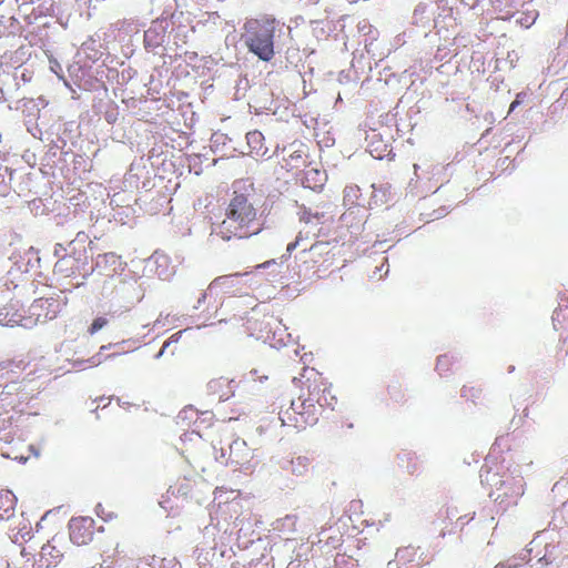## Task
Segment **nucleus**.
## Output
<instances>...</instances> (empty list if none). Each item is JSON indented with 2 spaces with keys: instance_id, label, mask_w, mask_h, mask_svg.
Wrapping results in <instances>:
<instances>
[{
  "instance_id": "obj_13",
  "label": "nucleus",
  "mask_w": 568,
  "mask_h": 568,
  "mask_svg": "<svg viewBox=\"0 0 568 568\" xmlns=\"http://www.w3.org/2000/svg\"><path fill=\"white\" fill-rule=\"evenodd\" d=\"M326 175L324 171L317 169H308L304 171L302 176V186L312 190H321L325 184Z\"/></svg>"
},
{
  "instance_id": "obj_3",
  "label": "nucleus",
  "mask_w": 568,
  "mask_h": 568,
  "mask_svg": "<svg viewBox=\"0 0 568 568\" xmlns=\"http://www.w3.org/2000/svg\"><path fill=\"white\" fill-rule=\"evenodd\" d=\"M293 384L304 394V399L317 405L320 412L323 407L334 408L337 403L336 396L332 393V385L316 368H303L300 376L293 377Z\"/></svg>"
},
{
  "instance_id": "obj_10",
  "label": "nucleus",
  "mask_w": 568,
  "mask_h": 568,
  "mask_svg": "<svg viewBox=\"0 0 568 568\" xmlns=\"http://www.w3.org/2000/svg\"><path fill=\"white\" fill-rule=\"evenodd\" d=\"M26 316L27 315H23L22 313V306L20 305V301L11 300L7 302L3 306H0V325L24 326Z\"/></svg>"
},
{
  "instance_id": "obj_27",
  "label": "nucleus",
  "mask_w": 568,
  "mask_h": 568,
  "mask_svg": "<svg viewBox=\"0 0 568 568\" xmlns=\"http://www.w3.org/2000/svg\"><path fill=\"white\" fill-rule=\"evenodd\" d=\"M308 1H311V2H317L318 0H308Z\"/></svg>"
},
{
  "instance_id": "obj_20",
  "label": "nucleus",
  "mask_w": 568,
  "mask_h": 568,
  "mask_svg": "<svg viewBox=\"0 0 568 568\" xmlns=\"http://www.w3.org/2000/svg\"><path fill=\"white\" fill-rule=\"evenodd\" d=\"M108 323V320L105 317H97L93 320L90 328H89V333L90 334H95V332L100 331L103 328V326H105Z\"/></svg>"
},
{
  "instance_id": "obj_4",
  "label": "nucleus",
  "mask_w": 568,
  "mask_h": 568,
  "mask_svg": "<svg viewBox=\"0 0 568 568\" xmlns=\"http://www.w3.org/2000/svg\"><path fill=\"white\" fill-rule=\"evenodd\" d=\"M304 397L300 390L296 400L291 403V407L280 414L283 425L294 427L298 432L316 425L321 415L320 408L304 400Z\"/></svg>"
},
{
  "instance_id": "obj_1",
  "label": "nucleus",
  "mask_w": 568,
  "mask_h": 568,
  "mask_svg": "<svg viewBox=\"0 0 568 568\" xmlns=\"http://www.w3.org/2000/svg\"><path fill=\"white\" fill-rule=\"evenodd\" d=\"M253 185L235 182L233 193L225 209L221 223L216 226V235L230 241L233 239H248L261 233L263 229L262 216L253 202Z\"/></svg>"
},
{
  "instance_id": "obj_9",
  "label": "nucleus",
  "mask_w": 568,
  "mask_h": 568,
  "mask_svg": "<svg viewBox=\"0 0 568 568\" xmlns=\"http://www.w3.org/2000/svg\"><path fill=\"white\" fill-rule=\"evenodd\" d=\"M253 458L251 448L243 438H235L229 446V456L225 464L244 466Z\"/></svg>"
},
{
  "instance_id": "obj_16",
  "label": "nucleus",
  "mask_w": 568,
  "mask_h": 568,
  "mask_svg": "<svg viewBox=\"0 0 568 568\" xmlns=\"http://www.w3.org/2000/svg\"><path fill=\"white\" fill-rule=\"evenodd\" d=\"M6 369L8 374V381H16L17 377L27 369L29 363L24 358H7L4 359Z\"/></svg>"
},
{
  "instance_id": "obj_15",
  "label": "nucleus",
  "mask_w": 568,
  "mask_h": 568,
  "mask_svg": "<svg viewBox=\"0 0 568 568\" xmlns=\"http://www.w3.org/2000/svg\"><path fill=\"white\" fill-rule=\"evenodd\" d=\"M246 143H247L251 154H253V155L266 154L264 136L261 131L254 130V131L247 132Z\"/></svg>"
},
{
  "instance_id": "obj_8",
  "label": "nucleus",
  "mask_w": 568,
  "mask_h": 568,
  "mask_svg": "<svg viewBox=\"0 0 568 568\" xmlns=\"http://www.w3.org/2000/svg\"><path fill=\"white\" fill-rule=\"evenodd\" d=\"M94 534V521L91 517H75L69 523V537L74 545L83 546L91 542Z\"/></svg>"
},
{
  "instance_id": "obj_19",
  "label": "nucleus",
  "mask_w": 568,
  "mask_h": 568,
  "mask_svg": "<svg viewBox=\"0 0 568 568\" xmlns=\"http://www.w3.org/2000/svg\"><path fill=\"white\" fill-rule=\"evenodd\" d=\"M182 336V331L169 336L166 341L163 342L161 349L159 351L156 357H161L164 355L166 351H169L170 346L176 345Z\"/></svg>"
},
{
  "instance_id": "obj_25",
  "label": "nucleus",
  "mask_w": 568,
  "mask_h": 568,
  "mask_svg": "<svg viewBox=\"0 0 568 568\" xmlns=\"http://www.w3.org/2000/svg\"><path fill=\"white\" fill-rule=\"evenodd\" d=\"M518 104H519L518 100L513 101L510 104V108H509V112H514V110L518 106Z\"/></svg>"
},
{
  "instance_id": "obj_24",
  "label": "nucleus",
  "mask_w": 568,
  "mask_h": 568,
  "mask_svg": "<svg viewBox=\"0 0 568 568\" xmlns=\"http://www.w3.org/2000/svg\"><path fill=\"white\" fill-rule=\"evenodd\" d=\"M446 513H447V517L452 518V517H456L458 511H457V509H447Z\"/></svg>"
},
{
  "instance_id": "obj_26",
  "label": "nucleus",
  "mask_w": 568,
  "mask_h": 568,
  "mask_svg": "<svg viewBox=\"0 0 568 568\" xmlns=\"http://www.w3.org/2000/svg\"><path fill=\"white\" fill-rule=\"evenodd\" d=\"M467 386H464L463 389H462V395L463 397H467Z\"/></svg>"
},
{
  "instance_id": "obj_2",
  "label": "nucleus",
  "mask_w": 568,
  "mask_h": 568,
  "mask_svg": "<svg viewBox=\"0 0 568 568\" xmlns=\"http://www.w3.org/2000/svg\"><path fill=\"white\" fill-rule=\"evenodd\" d=\"M242 39L245 47L261 61L270 62L275 57V39L281 22L272 16L251 18L243 24Z\"/></svg>"
},
{
  "instance_id": "obj_12",
  "label": "nucleus",
  "mask_w": 568,
  "mask_h": 568,
  "mask_svg": "<svg viewBox=\"0 0 568 568\" xmlns=\"http://www.w3.org/2000/svg\"><path fill=\"white\" fill-rule=\"evenodd\" d=\"M17 498L9 489H0V520H9L16 514Z\"/></svg>"
},
{
  "instance_id": "obj_6",
  "label": "nucleus",
  "mask_w": 568,
  "mask_h": 568,
  "mask_svg": "<svg viewBox=\"0 0 568 568\" xmlns=\"http://www.w3.org/2000/svg\"><path fill=\"white\" fill-rule=\"evenodd\" d=\"M60 312L61 304L55 298L34 300L28 307L23 327L32 328L34 325L48 323V321L57 318Z\"/></svg>"
},
{
  "instance_id": "obj_18",
  "label": "nucleus",
  "mask_w": 568,
  "mask_h": 568,
  "mask_svg": "<svg viewBox=\"0 0 568 568\" xmlns=\"http://www.w3.org/2000/svg\"><path fill=\"white\" fill-rule=\"evenodd\" d=\"M235 275H225V276H219L213 280V282L210 283L209 288L206 293L202 294V300H205L207 294H212L214 290L223 288V286L229 285L232 283Z\"/></svg>"
},
{
  "instance_id": "obj_23",
  "label": "nucleus",
  "mask_w": 568,
  "mask_h": 568,
  "mask_svg": "<svg viewBox=\"0 0 568 568\" xmlns=\"http://www.w3.org/2000/svg\"><path fill=\"white\" fill-rule=\"evenodd\" d=\"M1 381H8V374L6 369V359H2L0 362V382Z\"/></svg>"
},
{
  "instance_id": "obj_5",
  "label": "nucleus",
  "mask_w": 568,
  "mask_h": 568,
  "mask_svg": "<svg viewBox=\"0 0 568 568\" xmlns=\"http://www.w3.org/2000/svg\"><path fill=\"white\" fill-rule=\"evenodd\" d=\"M89 262L85 245L72 242L69 252L60 256L54 265V272L63 277H74L82 273Z\"/></svg>"
},
{
  "instance_id": "obj_22",
  "label": "nucleus",
  "mask_w": 568,
  "mask_h": 568,
  "mask_svg": "<svg viewBox=\"0 0 568 568\" xmlns=\"http://www.w3.org/2000/svg\"><path fill=\"white\" fill-rule=\"evenodd\" d=\"M301 241H303V234L302 233H298L297 236L295 237L294 242L293 243H290L287 245V251L288 252H292L294 251L295 248H297V246L301 244Z\"/></svg>"
},
{
  "instance_id": "obj_14",
  "label": "nucleus",
  "mask_w": 568,
  "mask_h": 568,
  "mask_svg": "<svg viewBox=\"0 0 568 568\" xmlns=\"http://www.w3.org/2000/svg\"><path fill=\"white\" fill-rule=\"evenodd\" d=\"M307 163V156L303 148L295 149L293 152L288 153L287 156L282 159V166L285 168L286 171L298 170V168L304 166Z\"/></svg>"
},
{
  "instance_id": "obj_21",
  "label": "nucleus",
  "mask_w": 568,
  "mask_h": 568,
  "mask_svg": "<svg viewBox=\"0 0 568 568\" xmlns=\"http://www.w3.org/2000/svg\"><path fill=\"white\" fill-rule=\"evenodd\" d=\"M323 216V214L320 213H311V211L304 210L302 213V221L310 223L315 219V221H320V219Z\"/></svg>"
},
{
  "instance_id": "obj_17",
  "label": "nucleus",
  "mask_w": 568,
  "mask_h": 568,
  "mask_svg": "<svg viewBox=\"0 0 568 568\" xmlns=\"http://www.w3.org/2000/svg\"><path fill=\"white\" fill-rule=\"evenodd\" d=\"M311 462L312 459L306 457V455H298L291 460L292 471L297 474V476H302V474L307 471Z\"/></svg>"
},
{
  "instance_id": "obj_7",
  "label": "nucleus",
  "mask_w": 568,
  "mask_h": 568,
  "mask_svg": "<svg viewBox=\"0 0 568 568\" xmlns=\"http://www.w3.org/2000/svg\"><path fill=\"white\" fill-rule=\"evenodd\" d=\"M334 255L331 254L329 244L316 242L308 250L302 251V263L306 267H327Z\"/></svg>"
},
{
  "instance_id": "obj_11",
  "label": "nucleus",
  "mask_w": 568,
  "mask_h": 568,
  "mask_svg": "<svg viewBox=\"0 0 568 568\" xmlns=\"http://www.w3.org/2000/svg\"><path fill=\"white\" fill-rule=\"evenodd\" d=\"M234 387L233 379L226 378V376L211 379L207 384L211 395L217 397L220 402H225V399L233 397Z\"/></svg>"
}]
</instances>
